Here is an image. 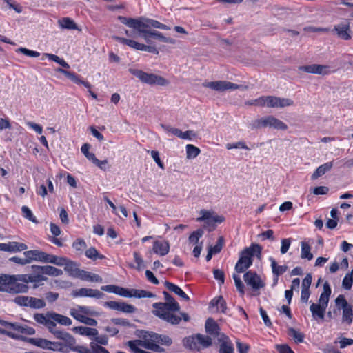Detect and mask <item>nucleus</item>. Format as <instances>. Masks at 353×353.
I'll use <instances>...</instances> for the list:
<instances>
[{"label":"nucleus","instance_id":"50","mask_svg":"<svg viewBox=\"0 0 353 353\" xmlns=\"http://www.w3.org/2000/svg\"><path fill=\"white\" fill-rule=\"evenodd\" d=\"M21 211L23 213V216L28 219L29 221L33 222V223H37V220L36 219L35 216L33 215L32 211L27 206H23L21 208Z\"/></svg>","mask_w":353,"mask_h":353},{"label":"nucleus","instance_id":"14","mask_svg":"<svg viewBox=\"0 0 353 353\" xmlns=\"http://www.w3.org/2000/svg\"><path fill=\"white\" fill-rule=\"evenodd\" d=\"M117 294L123 297H136V298H145L153 297L154 295L150 292L143 290L137 289H127L118 286Z\"/></svg>","mask_w":353,"mask_h":353},{"label":"nucleus","instance_id":"12","mask_svg":"<svg viewBox=\"0 0 353 353\" xmlns=\"http://www.w3.org/2000/svg\"><path fill=\"white\" fill-rule=\"evenodd\" d=\"M140 36H141L143 39L146 42H150V38L153 37L157 39H159V41L165 43H168L171 44H174L176 43V40L170 38V37H166L163 35L162 33H161L159 31L154 30H150V29H141L139 30V32H138Z\"/></svg>","mask_w":353,"mask_h":353},{"label":"nucleus","instance_id":"53","mask_svg":"<svg viewBox=\"0 0 353 353\" xmlns=\"http://www.w3.org/2000/svg\"><path fill=\"white\" fill-rule=\"evenodd\" d=\"M224 243V239L222 236H220L216 243V245L213 247H210L209 249L215 254L219 253L223 248Z\"/></svg>","mask_w":353,"mask_h":353},{"label":"nucleus","instance_id":"51","mask_svg":"<svg viewBox=\"0 0 353 353\" xmlns=\"http://www.w3.org/2000/svg\"><path fill=\"white\" fill-rule=\"evenodd\" d=\"M16 51L17 52L22 53V54H23L28 57H38L40 55L39 52L27 49L23 47H21V48H18Z\"/></svg>","mask_w":353,"mask_h":353},{"label":"nucleus","instance_id":"42","mask_svg":"<svg viewBox=\"0 0 353 353\" xmlns=\"http://www.w3.org/2000/svg\"><path fill=\"white\" fill-rule=\"evenodd\" d=\"M302 259H307L309 261L313 259V254L310 252V247L306 242H301V254Z\"/></svg>","mask_w":353,"mask_h":353},{"label":"nucleus","instance_id":"56","mask_svg":"<svg viewBox=\"0 0 353 353\" xmlns=\"http://www.w3.org/2000/svg\"><path fill=\"white\" fill-rule=\"evenodd\" d=\"M123 302H117V301H106L104 303V306L109 307L110 309L114 310L117 311H121V307Z\"/></svg>","mask_w":353,"mask_h":353},{"label":"nucleus","instance_id":"58","mask_svg":"<svg viewBox=\"0 0 353 353\" xmlns=\"http://www.w3.org/2000/svg\"><path fill=\"white\" fill-rule=\"evenodd\" d=\"M62 340L70 348H72L73 346L76 345L75 339L68 332L65 334V336H63Z\"/></svg>","mask_w":353,"mask_h":353},{"label":"nucleus","instance_id":"32","mask_svg":"<svg viewBox=\"0 0 353 353\" xmlns=\"http://www.w3.org/2000/svg\"><path fill=\"white\" fill-rule=\"evenodd\" d=\"M23 282L28 285L29 283H39L47 280V278L41 274H22Z\"/></svg>","mask_w":353,"mask_h":353},{"label":"nucleus","instance_id":"30","mask_svg":"<svg viewBox=\"0 0 353 353\" xmlns=\"http://www.w3.org/2000/svg\"><path fill=\"white\" fill-rule=\"evenodd\" d=\"M165 285L168 290L175 293L179 296L181 299L185 301L189 300V296L176 285L170 283L168 281L165 282Z\"/></svg>","mask_w":353,"mask_h":353},{"label":"nucleus","instance_id":"54","mask_svg":"<svg viewBox=\"0 0 353 353\" xmlns=\"http://www.w3.org/2000/svg\"><path fill=\"white\" fill-rule=\"evenodd\" d=\"M226 148L228 150H231V149H234V148L245 149L247 150H250V148L247 146V145L243 141H239V142H236L234 143H228L226 145Z\"/></svg>","mask_w":353,"mask_h":353},{"label":"nucleus","instance_id":"27","mask_svg":"<svg viewBox=\"0 0 353 353\" xmlns=\"http://www.w3.org/2000/svg\"><path fill=\"white\" fill-rule=\"evenodd\" d=\"M150 342H153L156 344L161 343L162 345H170L172 344V339L165 335H161L158 334L153 333L150 334Z\"/></svg>","mask_w":353,"mask_h":353},{"label":"nucleus","instance_id":"10","mask_svg":"<svg viewBox=\"0 0 353 353\" xmlns=\"http://www.w3.org/2000/svg\"><path fill=\"white\" fill-rule=\"evenodd\" d=\"M185 344L191 350L199 349V346L208 347L211 345L212 339L208 336L198 334L187 338Z\"/></svg>","mask_w":353,"mask_h":353},{"label":"nucleus","instance_id":"64","mask_svg":"<svg viewBox=\"0 0 353 353\" xmlns=\"http://www.w3.org/2000/svg\"><path fill=\"white\" fill-rule=\"evenodd\" d=\"M135 310L136 309L133 305L123 302L120 312H122L124 313H128V314H131V313L134 312Z\"/></svg>","mask_w":353,"mask_h":353},{"label":"nucleus","instance_id":"17","mask_svg":"<svg viewBox=\"0 0 353 353\" xmlns=\"http://www.w3.org/2000/svg\"><path fill=\"white\" fill-rule=\"evenodd\" d=\"M200 217L196 219L197 221H205L208 226L213 225L214 223H221L224 221V217L219 215H214L213 212L202 210L200 211Z\"/></svg>","mask_w":353,"mask_h":353},{"label":"nucleus","instance_id":"19","mask_svg":"<svg viewBox=\"0 0 353 353\" xmlns=\"http://www.w3.org/2000/svg\"><path fill=\"white\" fill-rule=\"evenodd\" d=\"M334 32L339 38L343 40H350L352 38L350 26L348 21L341 22L334 27Z\"/></svg>","mask_w":353,"mask_h":353},{"label":"nucleus","instance_id":"4","mask_svg":"<svg viewBox=\"0 0 353 353\" xmlns=\"http://www.w3.org/2000/svg\"><path fill=\"white\" fill-rule=\"evenodd\" d=\"M262 248L259 244H252L249 248H245L240 254V257L235 265V270L238 273L245 272L252 264V257L256 256L259 259L261 254Z\"/></svg>","mask_w":353,"mask_h":353},{"label":"nucleus","instance_id":"46","mask_svg":"<svg viewBox=\"0 0 353 353\" xmlns=\"http://www.w3.org/2000/svg\"><path fill=\"white\" fill-rule=\"evenodd\" d=\"M203 234H204V232L201 229H199V230L193 232L192 233H191V234L190 235V236L188 238V241H189L190 243L198 244L200 238L203 235Z\"/></svg>","mask_w":353,"mask_h":353},{"label":"nucleus","instance_id":"47","mask_svg":"<svg viewBox=\"0 0 353 353\" xmlns=\"http://www.w3.org/2000/svg\"><path fill=\"white\" fill-rule=\"evenodd\" d=\"M85 256L94 261L97 259H103L104 256L99 254L98 251L94 248H90L85 251Z\"/></svg>","mask_w":353,"mask_h":353},{"label":"nucleus","instance_id":"1","mask_svg":"<svg viewBox=\"0 0 353 353\" xmlns=\"http://www.w3.org/2000/svg\"><path fill=\"white\" fill-rule=\"evenodd\" d=\"M165 303H155L153 307L155 309L153 314L161 319L172 325H178L181 318L174 314L179 312L180 306L175 299L167 292H163Z\"/></svg>","mask_w":353,"mask_h":353},{"label":"nucleus","instance_id":"36","mask_svg":"<svg viewBox=\"0 0 353 353\" xmlns=\"http://www.w3.org/2000/svg\"><path fill=\"white\" fill-rule=\"evenodd\" d=\"M66 259L65 257H59L46 253L45 263H50L59 266H63Z\"/></svg>","mask_w":353,"mask_h":353},{"label":"nucleus","instance_id":"31","mask_svg":"<svg viewBox=\"0 0 353 353\" xmlns=\"http://www.w3.org/2000/svg\"><path fill=\"white\" fill-rule=\"evenodd\" d=\"M64 263H65L63 266H64L65 271L69 272L71 276H79V274L80 273L81 271L78 269L76 263L70 260H68V259H66Z\"/></svg>","mask_w":353,"mask_h":353},{"label":"nucleus","instance_id":"52","mask_svg":"<svg viewBox=\"0 0 353 353\" xmlns=\"http://www.w3.org/2000/svg\"><path fill=\"white\" fill-rule=\"evenodd\" d=\"M30 297L28 296H18L15 297L14 301L20 306L28 307Z\"/></svg>","mask_w":353,"mask_h":353},{"label":"nucleus","instance_id":"26","mask_svg":"<svg viewBox=\"0 0 353 353\" xmlns=\"http://www.w3.org/2000/svg\"><path fill=\"white\" fill-rule=\"evenodd\" d=\"M50 317L52 318V321L55 323H57L61 325L69 326L72 323V320L69 317L54 312H52Z\"/></svg>","mask_w":353,"mask_h":353},{"label":"nucleus","instance_id":"33","mask_svg":"<svg viewBox=\"0 0 353 353\" xmlns=\"http://www.w3.org/2000/svg\"><path fill=\"white\" fill-rule=\"evenodd\" d=\"M210 305L212 307L216 306L218 310H220L223 313H225L227 310L226 303L222 296H218L213 299Z\"/></svg>","mask_w":353,"mask_h":353},{"label":"nucleus","instance_id":"20","mask_svg":"<svg viewBox=\"0 0 353 353\" xmlns=\"http://www.w3.org/2000/svg\"><path fill=\"white\" fill-rule=\"evenodd\" d=\"M51 314L52 312H48L46 314L37 313L34 314L33 318L36 322L45 325L50 330L56 327L55 323L52 321Z\"/></svg>","mask_w":353,"mask_h":353},{"label":"nucleus","instance_id":"39","mask_svg":"<svg viewBox=\"0 0 353 353\" xmlns=\"http://www.w3.org/2000/svg\"><path fill=\"white\" fill-rule=\"evenodd\" d=\"M343 310V316L342 321L345 322L348 325H350L352 322L353 319V313H352V307L351 305H348L346 307H344Z\"/></svg>","mask_w":353,"mask_h":353},{"label":"nucleus","instance_id":"37","mask_svg":"<svg viewBox=\"0 0 353 353\" xmlns=\"http://www.w3.org/2000/svg\"><path fill=\"white\" fill-rule=\"evenodd\" d=\"M269 260L271 262L272 273L276 276L283 274L287 270V266L278 265L276 261L272 257H270Z\"/></svg>","mask_w":353,"mask_h":353},{"label":"nucleus","instance_id":"24","mask_svg":"<svg viewBox=\"0 0 353 353\" xmlns=\"http://www.w3.org/2000/svg\"><path fill=\"white\" fill-rule=\"evenodd\" d=\"M72 331L81 336L93 337L99 334V332L95 328L85 327V326H77L72 328Z\"/></svg>","mask_w":353,"mask_h":353},{"label":"nucleus","instance_id":"63","mask_svg":"<svg viewBox=\"0 0 353 353\" xmlns=\"http://www.w3.org/2000/svg\"><path fill=\"white\" fill-rule=\"evenodd\" d=\"M291 244L290 239H283L281 241V254H285L290 248Z\"/></svg>","mask_w":353,"mask_h":353},{"label":"nucleus","instance_id":"60","mask_svg":"<svg viewBox=\"0 0 353 353\" xmlns=\"http://www.w3.org/2000/svg\"><path fill=\"white\" fill-rule=\"evenodd\" d=\"M85 242L81 239H77L72 243V247L77 251H81L86 248Z\"/></svg>","mask_w":353,"mask_h":353},{"label":"nucleus","instance_id":"25","mask_svg":"<svg viewBox=\"0 0 353 353\" xmlns=\"http://www.w3.org/2000/svg\"><path fill=\"white\" fill-rule=\"evenodd\" d=\"M333 167V162H327L319 167H318L316 170L313 172L311 176V179L312 180H316L319 177L323 176L326 172H329Z\"/></svg>","mask_w":353,"mask_h":353},{"label":"nucleus","instance_id":"5","mask_svg":"<svg viewBox=\"0 0 353 353\" xmlns=\"http://www.w3.org/2000/svg\"><path fill=\"white\" fill-rule=\"evenodd\" d=\"M331 292L332 290L330 284L327 281L325 282L323 284V292L320 295L319 303H312L310 307V310L314 319H324Z\"/></svg>","mask_w":353,"mask_h":353},{"label":"nucleus","instance_id":"23","mask_svg":"<svg viewBox=\"0 0 353 353\" xmlns=\"http://www.w3.org/2000/svg\"><path fill=\"white\" fill-rule=\"evenodd\" d=\"M23 254L27 260H30V263L32 261H37L45 263L46 252L38 250H32L25 251Z\"/></svg>","mask_w":353,"mask_h":353},{"label":"nucleus","instance_id":"18","mask_svg":"<svg viewBox=\"0 0 353 353\" xmlns=\"http://www.w3.org/2000/svg\"><path fill=\"white\" fill-rule=\"evenodd\" d=\"M330 67L325 65L312 64L299 67V70L307 73L325 75L329 73Z\"/></svg>","mask_w":353,"mask_h":353},{"label":"nucleus","instance_id":"41","mask_svg":"<svg viewBox=\"0 0 353 353\" xmlns=\"http://www.w3.org/2000/svg\"><path fill=\"white\" fill-rule=\"evenodd\" d=\"M30 342L37 347L47 350L50 347L49 345H51V341L41 338L30 339Z\"/></svg>","mask_w":353,"mask_h":353},{"label":"nucleus","instance_id":"45","mask_svg":"<svg viewBox=\"0 0 353 353\" xmlns=\"http://www.w3.org/2000/svg\"><path fill=\"white\" fill-rule=\"evenodd\" d=\"M59 24L61 28L68 30H76L77 28L74 21L69 18H63L62 20L59 21Z\"/></svg>","mask_w":353,"mask_h":353},{"label":"nucleus","instance_id":"44","mask_svg":"<svg viewBox=\"0 0 353 353\" xmlns=\"http://www.w3.org/2000/svg\"><path fill=\"white\" fill-rule=\"evenodd\" d=\"M200 149L193 145L188 144L186 145V153L188 159H193L196 157L200 153Z\"/></svg>","mask_w":353,"mask_h":353},{"label":"nucleus","instance_id":"61","mask_svg":"<svg viewBox=\"0 0 353 353\" xmlns=\"http://www.w3.org/2000/svg\"><path fill=\"white\" fill-rule=\"evenodd\" d=\"M303 30L305 32H327L329 31V29L327 28L307 26V27L303 28Z\"/></svg>","mask_w":353,"mask_h":353},{"label":"nucleus","instance_id":"22","mask_svg":"<svg viewBox=\"0 0 353 353\" xmlns=\"http://www.w3.org/2000/svg\"><path fill=\"white\" fill-rule=\"evenodd\" d=\"M152 250L159 256H165L170 251V244L168 241H155L153 243Z\"/></svg>","mask_w":353,"mask_h":353},{"label":"nucleus","instance_id":"11","mask_svg":"<svg viewBox=\"0 0 353 353\" xmlns=\"http://www.w3.org/2000/svg\"><path fill=\"white\" fill-rule=\"evenodd\" d=\"M265 107L271 108H283L294 105L293 100L276 96H265Z\"/></svg>","mask_w":353,"mask_h":353},{"label":"nucleus","instance_id":"48","mask_svg":"<svg viewBox=\"0 0 353 353\" xmlns=\"http://www.w3.org/2000/svg\"><path fill=\"white\" fill-rule=\"evenodd\" d=\"M44 270V274L48 276H59L63 274V271L61 269H58L51 265H46V269Z\"/></svg>","mask_w":353,"mask_h":353},{"label":"nucleus","instance_id":"2","mask_svg":"<svg viewBox=\"0 0 353 353\" xmlns=\"http://www.w3.org/2000/svg\"><path fill=\"white\" fill-rule=\"evenodd\" d=\"M22 277V274H0V291L10 294L27 292L29 287Z\"/></svg>","mask_w":353,"mask_h":353},{"label":"nucleus","instance_id":"15","mask_svg":"<svg viewBox=\"0 0 353 353\" xmlns=\"http://www.w3.org/2000/svg\"><path fill=\"white\" fill-rule=\"evenodd\" d=\"M244 281L254 291L265 287V283L255 272L248 271L243 275Z\"/></svg>","mask_w":353,"mask_h":353},{"label":"nucleus","instance_id":"57","mask_svg":"<svg viewBox=\"0 0 353 353\" xmlns=\"http://www.w3.org/2000/svg\"><path fill=\"white\" fill-rule=\"evenodd\" d=\"M233 279H234V283H235V286L236 287L238 291L241 294H243L244 292H245V291H244V285L242 283L240 276L239 275L234 274L233 275Z\"/></svg>","mask_w":353,"mask_h":353},{"label":"nucleus","instance_id":"13","mask_svg":"<svg viewBox=\"0 0 353 353\" xmlns=\"http://www.w3.org/2000/svg\"><path fill=\"white\" fill-rule=\"evenodd\" d=\"M70 315L77 321L80 322L84 316H98L99 313L93 310L91 307L77 305L70 310Z\"/></svg>","mask_w":353,"mask_h":353},{"label":"nucleus","instance_id":"3","mask_svg":"<svg viewBox=\"0 0 353 353\" xmlns=\"http://www.w3.org/2000/svg\"><path fill=\"white\" fill-rule=\"evenodd\" d=\"M118 19L123 24L127 26L132 28L139 32V30L141 29H149L150 27L159 28L161 30H170V27L168 26L159 22L158 21L145 18L139 17L137 19L128 18L123 16H119Z\"/></svg>","mask_w":353,"mask_h":353},{"label":"nucleus","instance_id":"34","mask_svg":"<svg viewBox=\"0 0 353 353\" xmlns=\"http://www.w3.org/2000/svg\"><path fill=\"white\" fill-rule=\"evenodd\" d=\"M27 248V245L23 243L12 241L7 243V252H17L26 250Z\"/></svg>","mask_w":353,"mask_h":353},{"label":"nucleus","instance_id":"43","mask_svg":"<svg viewBox=\"0 0 353 353\" xmlns=\"http://www.w3.org/2000/svg\"><path fill=\"white\" fill-rule=\"evenodd\" d=\"M288 334L293 338L296 343H302L303 341L304 334L294 328H289Z\"/></svg>","mask_w":353,"mask_h":353},{"label":"nucleus","instance_id":"35","mask_svg":"<svg viewBox=\"0 0 353 353\" xmlns=\"http://www.w3.org/2000/svg\"><path fill=\"white\" fill-rule=\"evenodd\" d=\"M79 276L83 280L99 283L102 282V278L99 275L92 274L86 271H81L79 274Z\"/></svg>","mask_w":353,"mask_h":353},{"label":"nucleus","instance_id":"6","mask_svg":"<svg viewBox=\"0 0 353 353\" xmlns=\"http://www.w3.org/2000/svg\"><path fill=\"white\" fill-rule=\"evenodd\" d=\"M0 325L5 327L4 329H0V333L12 339H18L19 334L33 335L35 333V330L33 327L19 323H10L0 320Z\"/></svg>","mask_w":353,"mask_h":353},{"label":"nucleus","instance_id":"49","mask_svg":"<svg viewBox=\"0 0 353 353\" xmlns=\"http://www.w3.org/2000/svg\"><path fill=\"white\" fill-rule=\"evenodd\" d=\"M90 148V144L84 143L81 146V151L88 160L93 162V161L95 159L96 157L93 153L89 152Z\"/></svg>","mask_w":353,"mask_h":353},{"label":"nucleus","instance_id":"8","mask_svg":"<svg viewBox=\"0 0 353 353\" xmlns=\"http://www.w3.org/2000/svg\"><path fill=\"white\" fill-rule=\"evenodd\" d=\"M203 86L212 89L219 92H223L228 90H234L236 89H241L242 90H246L248 89L247 85H239L227 81H215L204 82Z\"/></svg>","mask_w":353,"mask_h":353},{"label":"nucleus","instance_id":"59","mask_svg":"<svg viewBox=\"0 0 353 353\" xmlns=\"http://www.w3.org/2000/svg\"><path fill=\"white\" fill-rule=\"evenodd\" d=\"M335 303L336 305L339 309H343L350 305V304H348L347 301L343 295L338 296V297L335 299Z\"/></svg>","mask_w":353,"mask_h":353},{"label":"nucleus","instance_id":"62","mask_svg":"<svg viewBox=\"0 0 353 353\" xmlns=\"http://www.w3.org/2000/svg\"><path fill=\"white\" fill-rule=\"evenodd\" d=\"M352 278L351 277V275H349V274H347L345 277L343 278L342 285L345 290H350L352 285Z\"/></svg>","mask_w":353,"mask_h":353},{"label":"nucleus","instance_id":"29","mask_svg":"<svg viewBox=\"0 0 353 353\" xmlns=\"http://www.w3.org/2000/svg\"><path fill=\"white\" fill-rule=\"evenodd\" d=\"M206 332L212 336L219 335V327L217 323L211 318L207 319L205 322Z\"/></svg>","mask_w":353,"mask_h":353},{"label":"nucleus","instance_id":"7","mask_svg":"<svg viewBox=\"0 0 353 353\" xmlns=\"http://www.w3.org/2000/svg\"><path fill=\"white\" fill-rule=\"evenodd\" d=\"M129 72L136 77L141 82L150 85L166 86L170 82L165 78L154 73H148L143 70L129 68Z\"/></svg>","mask_w":353,"mask_h":353},{"label":"nucleus","instance_id":"40","mask_svg":"<svg viewBox=\"0 0 353 353\" xmlns=\"http://www.w3.org/2000/svg\"><path fill=\"white\" fill-rule=\"evenodd\" d=\"M45 306L46 303L44 300L32 296L30 297L28 307L33 309H41Z\"/></svg>","mask_w":353,"mask_h":353},{"label":"nucleus","instance_id":"9","mask_svg":"<svg viewBox=\"0 0 353 353\" xmlns=\"http://www.w3.org/2000/svg\"><path fill=\"white\" fill-rule=\"evenodd\" d=\"M253 125L256 128H270L279 130H286L288 129V125L285 123L272 115L256 120Z\"/></svg>","mask_w":353,"mask_h":353},{"label":"nucleus","instance_id":"38","mask_svg":"<svg viewBox=\"0 0 353 353\" xmlns=\"http://www.w3.org/2000/svg\"><path fill=\"white\" fill-rule=\"evenodd\" d=\"M44 57L48 58L50 60H52V61L57 63L58 64L61 65L63 68H65L67 69L70 68V65L65 60H63V59H61L57 55L49 54V53H44L43 54L42 59H43Z\"/></svg>","mask_w":353,"mask_h":353},{"label":"nucleus","instance_id":"21","mask_svg":"<svg viewBox=\"0 0 353 353\" xmlns=\"http://www.w3.org/2000/svg\"><path fill=\"white\" fill-rule=\"evenodd\" d=\"M72 295L74 297L88 296L99 299L102 296L103 294L98 290L83 288L74 290L72 292Z\"/></svg>","mask_w":353,"mask_h":353},{"label":"nucleus","instance_id":"55","mask_svg":"<svg viewBox=\"0 0 353 353\" xmlns=\"http://www.w3.org/2000/svg\"><path fill=\"white\" fill-rule=\"evenodd\" d=\"M245 103L249 105L265 107V96H262V97H261L258 99H254V100L248 101Z\"/></svg>","mask_w":353,"mask_h":353},{"label":"nucleus","instance_id":"16","mask_svg":"<svg viewBox=\"0 0 353 353\" xmlns=\"http://www.w3.org/2000/svg\"><path fill=\"white\" fill-rule=\"evenodd\" d=\"M56 71L59 73L63 74V75H65L66 77L70 79L74 83L79 84V85H84L86 88L88 89L89 93L93 99H96L97 98V94L91 90L92 85L89 82L81 80L79 78V77L78 75H77L75 73L70 72V71H67L62 68H58L56 70Z\"/></svg>","mask_w":353,"mask_h":353},{"label":"nucleus","instance_id":"28","mask_svg":"<svg viewBox=\"0 0 353 353\" xmlns=\"http://www.w3.org/2000/svg\"><path fill=\"white\" fill-rule=\"evenodd\" d=\"M219 340L222 341L219 353H234V349L228 336L223 334L221 335Z\"/></svg>","mask_w":353,"mask_h":353}]
</instances>
